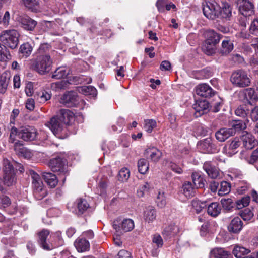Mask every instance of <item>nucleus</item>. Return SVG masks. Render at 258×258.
<instances>
[{
    "label": "nucleus",
    "mask_w": 258,
    "mask_h": 258,
    "mask_svg": "<svg viewBox=\"0 0 258 258\" xmlns=\"http://www.w3.org/2000/svg\"><path fill=\"white\" fill-rule=\"evenodd\" d=\"M49 234V231L46 229H43L38 233L39 243L41 247L46 250H50L61 244L62 238L60 232L51 234L48 243L46 239Z\"/></svg>",
    "instance_id": "obj_1"
},
{
    "label": "nucleus",
    "mask_w": 258,
    "mask_h": 258,
    "mask_svg": "<svg viewBox=\"0 0 258 258\" xmlns=\"http://www.w3.org/2000/svg\"><path fill=\"white\" fill-rule=\"evenodd\" d=\"M203 35L205 40L202 49L207 55H212L215 53L222 36L211 29L205 30Z\"/></svg>",
    "instance_id": "obj_2"
},
{
    "label": "nucleus",
    "mask_w": 258,
    "mask_h": 258,
    "mask_svg": "<svg viewBox=\"0 0 258 258\" xmlns=\"http://www.w3.org/2000/svg\"><path fill=\"white\" fill-rule=\"evenodd\" d=\"M3 165V184L8 187L14 185L17 181V177L13 166L7 159H4Z\"/></svg>",
    "instance_id": "obj_3"
},
{
    "label": "nucleus",
    "mask_w": 258,
    "mask_h": 258,
    "mask_svg": "<svg viewBox=\"0 0 258 258\" xmlns=\"http://www.w3.org/2000/svg\"><path fill=\"white\" fill-rule=\"evenodd\" d=\"M19 34L17 31L7 30L3 31L0 35V40L6 47L15 48L18 44Z\"/></svg>",
    "instance_id": "obj_4"
},
{
    "label": "nucleus",
    "mask_w": 258,
    "mask_h": 258,
    "mask_svg": "<svg viewBox=\"0 0 258 258\" xmlns=\"http://www.w3.org/2000/svg\"><path fill=\"white\" fill-rule=\"evenodd\" d=\"M230 81L234 86L240 88L248 87L251 84V80L247 73L241 70L233 72Z\"/></svg>",
    "instance_id": "obj_5"
},
{
    "label": "nucleus",
    "mask_w": 258,
    "mask_h": 258,
    "mask_svg": "<svg viewBox=\"0 0 258 258\" xmlns=\"http://www.w3.org/2000/svg\"><path fill=\"white\" fill-rule=\"evenodd\" d=\"M47 126L58 138H64L67 137V126L56 116L50 119Z\"/></svg>",
    "instance_id": "obj_6"
},
{
    "label": "nucleus",
    "mask_w": 258,
    "mask_h": 258,
    "mask_svg": "<svg viewBox=\"0 0 258 258\" xmlns=\"http://www.w3.org/2000/svg\"><path fill=\"white\" fill-rule=\"evenodd\" d=\"M220 6L215 0H207L203 6L204 15L208 19L214 20L219 17Z\"/></svg>",
    "instance_id": "obj_7"
},
{
    "label": "nucleus",
    "mask_w": 258,
    "mask_h": 258,
    "mask_svg": "<svg viewBox=\"0 0 258 258\" xmlns=\"http://www.w3.org/2000/svg\"><path fill=\"white\" fill-rule=\"evenodd\" d=\"M47 195V190L40 175L33 171V197L38 200Z\"/></svg>",
    "instance_id": "obj_8"
},
{
    "label": "nucleus",
    "mask_w": 258,
    "mask_h": 258,
    "mask_svg": "<svg viewBox=\"0 0 258 258\" xmlns=\"http://www.w3.org/2000/svg\"><path fill=\"white\" fill-rule=\"evenodd\" d=\"M60 102L68 107L77 106L80 103L83 104V100H80L78 94L74 91L64 93L60 98Z\"/></svg>",
    "instance_id": "obj_9"
},
{
    "label": "nucleus",
    "mask_w": 258,
    "mask_h": 258,
    "mask_svg": "<svg viewBox=\"0 0 258 258\" xmlns=\"http://www.w3.org/2000/svg\"><path fill=\"white\" fill-rule=\"evenodd\" d=\"M51 64L52 60L49 55H42L38 58L36 69L39 74H43L51 70Z\"/></svg>",
    "instance_id": "obj_10"
},
{
    "label": "nucleus",
    "mask_w": 258,
    "mask_h": 258,
    "mask_svg": "<svg viewBox=\"0 0 258 258\" xmlns=\"http://www.w3.org/2000/svg\"><path fill=\"white\" fill-rule=\"evenodd\" d=\"M66 164V160L60 157H57L50 160L49 166L53 172H59L60 174L66 173L67 172Z\"/></svg>",
    "instance_id": "obj_11"
},
{
    "label": "nucleus",
    "mask_w": 258,
    "mask_h": 258,
    "mask_svg": "<svg viewBox=\"0 0 258 258\" xmlns=\"http://www.w3.org/2000/svg\"><path fill=\"white\" fill-rule=\"evenodd\" d=\"M198 148L201 152L204 153H213L217 150L211 138H207L199 142Z\"/></svg>",
    "instance_id": "obj_12"
},
{
    "label": "nucleus",
    "mask_w": 258,
    "mask_h": 258,
    "mask_svg": "<svg viewBox=\"0 0 258 258\" xmlns=\"http://www.w3.org/2000/svg\"><path fill=\"white\" fill-rule=\"evenodd\" d=\"M239 11L245 17L254 15V5L248 0H239Z\"/></svg>",
    "instance_id": "obj_13"
},
{
    "label": "nucleus",
    "mask_w": 258,
    "mask_h": 258,
    "mask_svg": "<svg viewBox=\"0 0 258 258\" xmlns=\"http://www.w3.org/2000/svg\"><path fill=\"white\" fill-rule=\"evenodd\" d=\"M179 232V226L175 223H171L164 228L162 234L165 240H170L175 237Z\"/></svg>",
    "instance_id": "obj_14"
},
{
    "label": "nucleus",
    "mask_w": 258,
    "mask_h": 258,
    "mask_svg": "<svg viewBox=\"0 0 258 258\" xmlns=\"http://www.w3.org/2000/svg\"><path fill=\"white\" fill-rule=\"evenodd\" d=\"M243 224L238 217L233 218L227 226L228 231L233 234L239 233L243 228Z\"/></svg>",
    "instance_id": "obj_15"
},
{
    "label": "nucleus",
    "mask_w": 258,
    "mask_h": 258,
    "mask_svg": "<svg viewBox=\"0 0 258 258\" xmlns=\"http://www.w3.org/2000/svg\"><path fill=\"white\" fill-rule=\"evenodd\" d=\"M196 92L198 95L203 97H210L215 94V91L206 84H201L196 87Z\"/></svg>",
    "instance_id": "obj_16"
},
{
    "label": "nucleus",
    "mask_w": 258,
    "mask_h": 258,
    "mask_svg": "<svg viewBox=\"0 0 258 258\" xmlns=\"http://www.w3.org/2000/svg\"><path fill=\"white\" fill-rule=\"evenodd\" d=\"M157 217V211L155 207L149 206L144 210L143 218L145 222L150 224L153 223Z\"/></svg>",
    "instance_id": "obj_17"
},
{
    "label": "nucleus",
    "mask_w": 258,
    "mask_h": 258,
    "mask_svg": "<svg viewBox=\"0 0 258 258\" xmlns=\"http://www.w3.org/2000/svg\"><path fill=\"white\" fill-rule=\"evenodd\" d=\"M194 108L197 116L206 113L209 111V104L206 100L197 101L194 104Z\"/></svg>",
    "instance_id": "obj_18"
},
{
    "label": "nucleus",
    "mask_w": 258,
    "mask_h": 258,
    "mask_svg": "<svg viewBox=\"0 0 258 258\" xmlns=\"http://www.w3.org/2000/svg\"><path fill=\"white\" fill-rule=\"evenodd\" d=\"M113 227L117 231L122 230L124 232L131 231L134 228V222L131 219H124L119 224H114Z\"/></svg>",
    "instance_id": "obj_19"
},
{
    "label": "nucleus",
    "mask_w": 258,
    "mask_h": 258,
    "mask_svg": "<svg viewBox=\"0 0 258 258\" xmlns=\"http://www.w3.org/2000/svg\"><path fill=\"white\" fill-rule=\"evenodd\" d=\"M145 155L149 156L151 160L154 162H158L162 156V152L155 147H151L145 151Z\"/></svg>",
    "instance_id": "obj_20"
},
{
    "label": "nucleus",
    "mask_w": 258,
    "mask_h": 258,
    "mask_svg": "<svg viewBox=\"0 0 258 258\" xmlns=\"http://www.w3.org/2000/svg\"><path fill=\"white\" fill-rule=\"evenodd\" d=\"M241 139L243 142V146L247 149H251L255 145V139L254 137L247 132H243Z\"/></svg>",
    "instance_id": "obj_21"
},
{
    "label": "nucleus",
    "mask_w": 258,
    "mask_h": 258,
    "mask_svg": "<svg viewBox=\"0 0 258 258\" xmlns=\"http://www.w3.org/2000/svg\"><path fill=\"white\" fill-rule=\"evenodd\" d=\"M67 126L74 119V113L69 109H62L56 116Z\"/></svg>",
    "instance_id": "obj_22"
},
{
    "label": "nucleus",
    "mask_w": 258,
    "mask_h": 258,
    "mask_svg": "<svg viewBox=\"0 0 258 258\" xmlns=\"http://www.w3.org/2000/svg\"><path fill=\"white\" fill-rule=\"evenodd\" d=\"M203 169L211 178L215 179L219 176L218 170L211 162H206L204 164Z\"/></svg>",
    "instance_id": "obj_23"
},
{
    "label": "nucleus",
    "mask_w": 258,
    "mask_h": 258,
    "mask_svg": "<svg viewBox=\"0 0 258 258\" xmlns=\"http://www.w3.org/2000/svg\"><path fill=\"white\" fill-rule=\"evenodd\" d=\"M233 133L230 128H222L215 133V137L218 141L222 142L233 136Z\"/></svg>",
    "instance_id": "obj_24"
},
{
    "label": "nucleus",
    "mask_w": 258,
    "mask_h": 258,
    "mask_svg": "<svg viewBox=\"0 0 258 258\" xmlns=\"http://www.w3.org/2000/svg\"><path fill=\"white\" fill-rule=\"evenodd\" d=\"M74 245L80 252L87 251L90 248L89 242L84 238H78L74 242Z\"/></svg>",
    "instance_id": "obj_25"
},
{
    "label": "nucleus",
    "mask_w": 258,
    "mask_h": 258,
    "mask_svg": "<svg viewBox=\"0 0 258 258\" xmlns=\"http://www.w3.org/2000/svg\"><path fill=\"white\" fill-rule=\"evenodd\" d=\"M241 145V142L238 139L235 138L228 146H225L223 148V152L231 156L235 154L237 151L235 150Z\"/></svg>",
    "instance_id": "obj_26"
},
{
    "label": "nucleus",
    "mask_w": 258,
    "mask_h": 258,
    "mask_svg": "<svg viewBox=\"0 0 258 258\" xmlns=\"http://www.w3.org/2000/svg\"><path fill=\"white\" fill-rule=\"evenodd\" d=\"M196 188L190 181H185L182 186L183 194L187 198H191L195 196Z\"/></svg>",
    "instance_id": "obj_27"
},
{
    "label": "nucleus",
    "mask_w": 258,
    "mask_h": 258,
    "mask_svg": "<svg viewBox=\"0 0 258 258\" xmlns=\"http://www.w3.org/2000/svg\"><path fill=\"white\" fill-rule=\"evenodd\" d=\"M10 79V73L4 72L0 76V93H4L9 83Z\"/></svg>",
    "instance_id": "obj_28"
},
{
    "label": "nucleus",
    "mask_w": 258,
    "mask_h": 258,
    "mask_svg": "<svg viewBox=\"0 0 258 258\" xmlns=\"http://www.w3.org/2000/svg\"><path fill=\"white\" fill-rule=\"evenodd\" d=\"M191 178L194 186L196 189L204 187L205 180L199 173L196 172L192 173Z\"/></svg>",
    "instance_id": "obj_29"
},
{
    "label": "nucleus",
    "mask_w": 258,
    "mask_h": 258,
    "mask_svg": "<svg viewBox=\"0 0 258 258\" xmlns=\"http://www.w3.org/2000/svg\"><path fill=\"white\" fill-rule=\"evenodd\" d=\"M211 256L214 258H229L230 254L227 251L221 248H216L210 252Z\"/></svg>",
    "instance_id": "obj_30"
},
{
    "label": "nucleus",
    "mask_w": 258,
    "mask_h": 258,
    "mask_svg": "<svg viewBox=\"0 0 258 258\" xmlns=\"http://www.w3.org/2000/svg\"><path fill=\"white\" fill-rule=\"evenodd\" d=\"M43 177L45 182L51 188L55 187L58 183L56 176L49 172H45L43 174Z\"/></svg>",
    "instance_id": "obj_31"
},
{
    "label": "nucleus",
    "mask_w": 258,
    "mask_h": 258,
    "mask_svg": "<svg viewBox=\"0 0 258 258\" xmlns=\"http://www.w3.org/2000/svg\"><path fill=\"white\" fill-rule=\"evenodd\" d=\"M75 203L77 205V214L78 215L83 214L89 207L88 202L84 199L80 198L77 199Z\"/></svg>",
    "instance_id": "obj_32"
},
{
    "label": "nucleus",
    "mask_w": 258,
    "mask_h": 258,
    "mask_svg": "<svg viewBox=\"0 0 258 258\" xmlns=\"http://www.w3.org/2000/svg\"><path fill=\"white\" fill-rule=\"evenodd\" d=\"M221 206L217 202L211 203L207 208V212L212 217L217 216L221 212Z\"/></svg>",
    "instance_id": "obj_33"
},
{
    "label": "nucleus",
    "mask_w": 258,
    "mask_h": 258,
    "mask_svg": "<svg viewBox=\"0 0 258 258\" xmlns=\"http://www.w3.org/2000/svg\"><path fill=\"white\" fill-rule=\"evenodd\" d=\"M250 252V250L249 249L239 245L235 246L233 250V254L237 258H243Z\"/></svg>",
    "instance_id": "obj_34"
},
{
    "label": "nucleus",
    "mask_w": 258,
    "mask_h": 258,
    "mask_svg": "<svg viewBox=\"0 0 258 258\" xmlns=\"http://www.w3.org/2000/svg\"><path fill=\"white\" fill-rule=\"evenodd\" d=\"M230 130H232L233 136L236 132L243 130L246 128V124L245 122L241 120H234L231 123Z\"/></svg>",
    "instance_id": "obj_35"
},
{
    "label": "nucleus",
    "mask_w": 258,
    "mask_h": 258,
    "mask_svg": "<svg viewBox=\"0 0 258 258\" xmlns=\"http://www.w3.org/2000/svg\"><path fill=\"white\" fill-rule=\"evenodd\" d=\"M69 69L66 67H59L55 70L52 77L54 79H60L66 77L69 74Z\"/></svg>",
    "instance_id": "obj_36"
},
{
    "label": "nucleus",
    "mask_w": 258,
    "mask_h": 258,
    "mask_svg": "<svg viewBox=\"0 0 258 258\" xmlns=\"http://www.w3.org/2000/svg\"><path fill=\"white\" fill-rule=\"evenodd\" d=\"M149 162L144 158L140 159L138 162V168L139 172L142 174H145L149 170Z\"/></svg>",
    "instance_id": "obj_37"
},
{
    "label": "nucleus",
    "mask_w": 258,
    "mask_h": 258,
    "mask_svg": "<svg viewBox=\"0 0 258 258\" xmlns=\"http://www.w3.org/2000/svg\"><path fill=\"white\" fill-rule=\"evenodd\" d=\"M219 17L223 18H229L232 15L231 8L228 4H223L222 8L219 10Z\"/></svg>",
    "instance_id": "obj_38"
},
{
    "label": "nucleus",
    "mask_w": 258,
    "mask_h": 258,
    "mask_svg": "<svg viewBox=\"0 0 258 258\" xmlns=\"http://www.w3.org/2000/svg\"><path fill=\"white\" fill-rule=\"evenodd\" d=\"M35 97L39 102L44 103L50 99L51 95L45 90H41L36 93Z\"/></svg>",
    "instance_id": "obj_39"
},
{
    "label": "nucleus",
    "mask_w": 258,
    "mask_h": 258,
    "mask_svg": "<svg viewBox=\"0 0 258 258\" xmlns=\"http://www.w3.org/2000/svg\"><path fill=\"white\" fill-rule=\"evenodd\" d=\"M233 49V44L230 40H224L222 43L221 52L223 54H228Z\"/></svg>",
    "instance_id": "obj_40"
},
{
    "label": "nucleus",
    "mask_w": 258,
    "mask_h": 258,
    "mask_svg": "<svg viewBox=\"0 0 258 258\" xmlns=\"http://www.w3.org/2000/svg\"><path fill=\"white\" fill-rule=\"evenodd\" d=\"M130 176V170L126 168H121L118 172V180L121 182L126 181Z\"/></svg>",
    "instance_id": "obj_41"
},
{
    "label": "nucleus",
    "mask_w": 258,
    "mask_h": 258,
    "mask_svg": "<svg viewBox=\"0 0 258 258\" xmlns=\"http://www.w3.org/2000/svg\"><path fill=\"white\" fill-rule=\"evenodd\" d=\"M230 190V184L226 181H222L221 182L220 187L218 190V195L220 196L226 195L229 193Z\"/></svg>",
    "instance_id": "obj_42"
},
{
    "label": "nucleus",
    "mask_w": 258,
    "mask_h": 258,
    "mask_svg": "<svg viewBox=\"0 0 258 258\" xmlns=\"http://www.w3.org/2000/svg\"><path fill=\"white\" fill-rule=\"evenodd\" d=\"M157 206L161 208H164L167 204V198L164 192L159 191L156 201Z\"/></svg>",
    "instance_id": "obj_43"
},
{
    "label": "nucleus",
    "mask_w": 258,
    "mask_h": 258,
    "mask_svg": "<svg viewBox=\"0 0 258 258\" xmlns=\"http://www.w3.org/2000/svg\"><path fill=\"white\" fill-rule=\"evenodd\" d=\"M191 204L193 209L197 213H200L207 206L205 202H201L197 200H192Z\"/></svg>",
    "instance_id": "obj_44"
},
{
    "label": "nucleus",
    "mask_w": 258,
    "mask_h": 258,
    "mask_svg": "<svg viewBox=\"0 0 258 258\" xmlns=\"http://www.w3.org/2000/svg\"><path fill=\"white\" fill-rule=\"evenodd\" d=\"M18 136L19 138H22L25 141H28L31 140L32 137V133L28 129L26 128H23L19 132Z\"/></svg>",
    "instance_id": "obj_45"
},
{
    "label": "nucleus",
    "mask_w": 258,
    "mask_h": 258,
    "mask_svg": "<svg viewBox=\"0 0 258 258\" xmlns=\"http://www.w3.org/2000/svg\"><path fill=\"white\" fill-rule=\"evenodd\" d=\"M21 24L25 29L27 30H32V21L29 17L27 16L23 17L21 19Z\"/></svg>",
    "instance_id": "obj_46"
},
{
    "label": "nucleus",
    "mask_w": 258,
    "mask_h": 258,
    "mask_svg": "<svg viewBox=\"0 0 258 258\" xmlns=\"http://www.w3.org/2000/svg\"><path fill=\"white\" fill-rule=\"evenodd\" d=\"M250 198L249 196L244 197L240 200L236 201V207L237 209H241L244 207H247L250 202Z\"/></svg>",
    "instance_id": "obj_47"
},
{
    "label": "nucleus",
    "mask_w": 258,
    "mask_h": 258,
    "mask_svg": "<svg viewBox=\"0 0 258 258\" xmlns=\"http://www.w3.org/2000/svg\"><path fill=\"white\" fill-rule=\"evenodd\" d=\"M156 121L153 119H146L144 120V128L148 133H151L156 126Z\"/></svg>",
    "instance_id": "obj_48"
},
{
    "label": "nucleus",
    "mask_w": 258,
    "mask_h": 258,
    "mask_svg": "<svg viewBox=\"0 0 258 258\" xmlns=\"http://www.w3.org/2000/svg\"><path fill=\"white\" fill-rule=\"evenodd\" d=\"M248 107L246 105H242L238 106L235 111L237 116L244 117L246 116L248 112Z\"/></svg>",
    "instance_id": "obj_49"
},
{
    "label": "nucleus",
    "mask_w": 258,
    "mask_h": 258,
    "mask_svg": "<svg viewBox=\"0 0 258 258\" xmlns=\"http://www.w3.org/2000/svg\"><path fill=\"white\" fill-rule=\"evenodd\" d=\"M241 217L244 221H249L253 217V213L248 208L245 209L240 212Z\"/></svg>",
    "instance_id": "obj_50"
},
{
    "label": "nucleus",
    "mask_w": 258,
    "mask_h": 258,
    "mask_svg": "<svg viewBox=\"0 0 258 258\" xmlns=\"http://www.w3.org/2000/svg\"><path fill=\"white\" fill-rule=\"evenodd\" d=\"M81 90L85 95L95 96L97 94L96 88L92 86H84L82 88Z\"/></svg>",
    "instance_id": "obj_51"
},
{
    "label": "nucleus",
    "mask_w": 258,
    "mask_h": 258,
    "mask_svg": "<svg viewBox=\"0 0 258 258\" xmlns=\"http://www.w3.org/2000/svg\"><path fill=\"white\" fill-rule=\"evenodd\" d=\"M32 111V98L28 99L25 102V107L22 109L23 113L25 116Z\"/></svg>",
    "instance_id": "obj_52"
},
{
    "label": "nucleus",
    "mask_w": 258,
    "mask_h": 258,
    "mask_svg": "<svg viewBox=\"0 0 258 258\" xmlns=\"http://www.w3.org/2000/svg\"><path fill=\"white\" fill-rule=\"evenodd\" d=\"M223 207L227 210H231L233 207V202L231 199L223 198L221 200Z\"/></svg>",
    "instance_id": "obj_53"
},
{
    "label": "nucleus",
    "mask_w": 258,
    "mask_h": 258,
    "mask_svg": "<svg viewBox=\"0 0 258 258\" xmlns=\"http://www.w3.org/2000/svg\"><path fill=\"white\" fill-rule=\"evenodd\" d=\"M20 51L26 57L29 55L32 51V48L29 43H24L20 47Z\"/></svg>",
    "instance_id": "obj_54"
},
{
    "label": "nucleus",
    "mask_w": 258,
    "mask_h": 258,
    "mask_svg": "<svg viewBox=\"0 0 258 258\" xmlns=\"http://www.w3.org/2000/svg\"><path fill=\"white\" fill-rule=\"evenodd\" d=\"M26 148L22 144H21L19 141L17 142L14 145V150L19 156H21L24 152L26 151Z\"/></svg>",
    "instance_id": "obj_55"
},
{
    "label": "nucleus",
    "mask_w": 258,
    "mask_h": 258,
    "mask_svg": "<svg viewBox=\"0 0 258 258\" xmlns=\"http://www.w3.org/2000/svg\"><path fill=\"white\" fill-rule=\"evenodd\" d=\"M247 161L250 164H254L258 161V148L254 150L250 156L246 158Z\"/></svg>",
    "instance_id": "obj_56"
},
{
    "label": "nucleus",
    "mask_w": 258,
    "mask_h": 258,
    "mask_svg": "<svg viewBox=\"0 0 258 258\" xmlns=\"http://www.w3.org/2000/svg\"><path fill=\"white\" fill-rule=\"evenodd\" d=\"M250 33L254 35L258 34V19H254L252 21L249 27Z\"/></svg>",
    "instance_id": "obj_57"
},
{
    "label": "nucleus",
    "mask_w": 258,
    "mask_h": 258,
    "mask_svg": "<svg viewBox=\"0 0 258 258\" xmlns=\"http://www.w3.org/2000/svg\"><path fill=\"white\" fill-rule=\"evenodd\" d=\"M45 157V154L42 152L33 151V161L36 162H39L43 161Z\"/></svg>",
    "instance_id": "obj_58"
},
{
    "label": "nucleus",
    "mask_w": 258,
    "mask_h": 258,
    "mask_svg": "<svg viewBox=\"0 0 258 258\" xmlns=\"http://www.w3.org/2000/svg\"><path fill=\"white\" fill-rule=\"evenodd\" d=\"M169 168L173 171L178 174H181L183 173L182 167H179L175 163L170 162L168 165Z\"/></svg>",
    "instance_id": "obj_59"
},
{
    "label": "nucleus",
    "mask_w": 258,
    "mask_h": 258,
    "mask_svg": "<svg viewBox=\"0 0 258 258\" xmlns=\"http://www.w3.org/2000/svg\"><path fill=\"white\" fill-rule=\"evenodd\" d=\"M249 184L247 183H241L237 187V191L239 194H244L249 188Z\"/></svg>",
    "instance_id": "obj_60"
},
{
    "label": "nucleus",
    "mask_w": 258,
    "mask_h": 258,
    "mask_svg": "<svg viewBox=\"0 0 258 258\" xmlns=\"http://www.w3.org/2000/svg\"><path fill=\"white\" fill-rule=\"evenodd\" d=\"M153 243H155L158 247H161L163 242L161 236L159 234L154 235L152 239Z\"/></svg>",
    "instance_id": "obj_61"
},
{
    "label": "nucleus",
    "mask_w": 258,
    "mask_h": 258,
    "mask_svg": "<svg viewBox=\"0 0 258 258\" xmlns=\"http://www.w3.org/2000/svg\"><path fill=\"white\" fill-rule=\"evenodd\" d=\"M250 116L252 121L258 120V106H255L251 109Z\"/></svg>",
    "instance_id": "obj_62"
},
{
    "label": "nucleus",
    "mask_w": 258,
    "mask_h": 258,
    "mask_svg": "<svg viewBox=\"0 0 258 258\" xmlns=\"http://www.w3.org/2000/svg\"><path fill=\"white\" fill-rule=\"evenodd\" d=\"M166 3V0H158L156 2V6L160 12H163L164 11Z\"/></svg>",
    "instance_id": "obj_63"
},
{
    "label": "nucleus",
    "mask_w": 258,
    "mask_h": 258,
    "mask_svg": "<svg viewBox=\"0 0 258 258\" xmlns=\"http://www.w3.org/2000/svg\"><path fill=\"white\" fill-rule=\"evenodd\" d=\"M116 258H131V254L126 250H120Z\"/></svg>",
    "instance_id": "obj_64"
}]
</instances>
